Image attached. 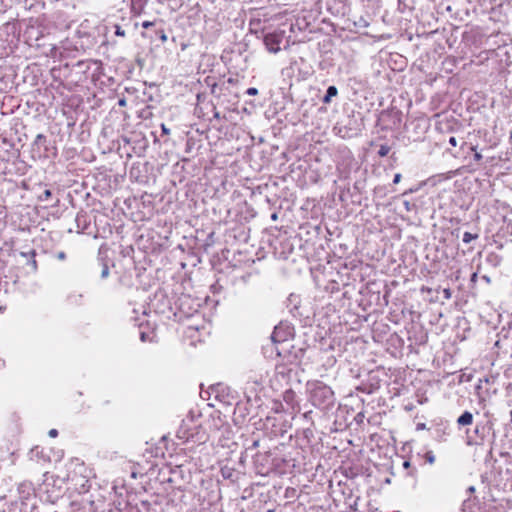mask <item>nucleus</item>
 Instances as JSON below:
<instances>
[{"label":"nucleus","mask_w":512,"mask_h":512,"mask_svg":"<svg viewBox=\"0 0 512 512\" xmlns=\"http://www.w3.org/2000/svg\"><path fill=\"white\" fill-rule=\"evenodd\" d=\"M310 398L314 406L327 408L334 403V392L329 386L317 382L311 389Z\"/></svg>","instance_id":"nucleus-1"},{"label":"nucleus","mask_w":512,"mask_h":512,"mask_svg":"<svg viewBox=\"0 0 512 512\" xmlns=\"http://www.w3.org/2000/svg\"><path fill=\"white\" fill-rule=\"evenodd\" d=\"M284 34V31H274L264 36V45L270 53H278L281 50Z\"/></svg>","instance_id":"nucleus-2"},{"label":"nucleus","mask_w":512,"mask_h":512,"mask_svg":"<svg viewBox=\"0 0 512 512\" xmlns=\"http://www.w3.org/2000/svg\"><path fill=\"white\" fill-rule=\"evenodd\" d=\"M434 130L440 135L437 144L444 143L445 135L448 132V116L446 114L440 113L434 116Z\"/></svg>","instance_id":"nucleus-3"},{"label":"nucleus","mask_w":512,"mask_h":512,"mask_svg":"<svg viewBox=\"0 0 512 512\" xmlns=\"http://www.w3.org/2000/svg\"><path fill=\"white\" fill-rule=\"evenodd\" d=\"M293 335V328L287 323H280L274 328L271 339L275 343L288 340Z\"/></svg>","instance_id":"nucleus-4"},{"label":"nucleus","mask_w":512,"mask_h":512,"mask_svg":"<svg viewBox=\"0 0 512 512\" xmlns=\"http://www.w3.org/2000/svg\"><path fill=\"white\" fill-rule=\"evenodd\" d=\"M472 421H473V415L472 413L466 411L464 412L457 420V423L460 425V426H467V425H470L472 424Z\"/></svg>","instance_id":"nucleus-5"},{"label":"nucleus","mask_w":512,"mask_h":512,"mask_svg":"<svg viewBox=\"0 0 512 512\" xmlns=\"http://www.w3.org/2000/svg\"><path fill=\"white\" fill-rule=\"evenodd\" d=\"M338 94V89L335 86H329L326 90V95L323 98L325 104L330 103L331 98Z\"/></svg>","instance_id":"nucleus-6"},{"label":"nucleus","mask_w":512,"mask_h":512,"mask_svg":"<svg viewBox=\"0 0 512 512\" xmlns=\"http://www.w3.org/2000/svg\"><path fill=\"white\" fill-rule=\"evenodd\" d=\"M477 238H478V234H472V233H470V232H465V233L463 234V238H462V240H463V242H465V243H469V242H471L472 240L477 239Z\"/></svg>","instance_id":"nucleus-7"},{"label":"nucleus","mask_w":512,"mask_h":512,"mask_svg":"<svg viewBox=\"0 0 512 512\" xmlns=\"http://www.w3.org/2000/svg\"><path fill=\"white\" fill-rule=\"evenodd\" d=\"M146 0H131L133 10H141Z\"/></svg>","instance_id":"nucleus-8"},{"label":"nucleus","mask_w":512,"mask_h":512,"mask_svg":"<svg viewBox=\"0 0 512 512\" xmlns=\"http://www.w3.org/2000/svg\"><path fill=\"white\" fill-rule=\"evenodd\" d=\"M389 151H390V147H389V146H387V145H381V146H380V148H379V150H378V155H379L380 157H385V156H387V155H388Z\"/></svg>","instance_id":"nucleus-9"},{"label":"nucleus","mask_w":512,"mask_h":512,"mask_svg":"<svg viewBox=\"0 0 512 512\" xmlns=\"http://www.w3.org/2000/svg\"><path fill=\"white\" fill-rule=\"evenodd\" d=\"M52 196V192L49 189L43 191V193L39 196L40 201H48Z\"/></svg>","instance_id":"nucleus-10"},{"label":"nucleus","mask_w":512,"mask_h":512,"mask_svg":"<svg viewBox=\"0 0 512 512\" xmlns=\"http://www.w3.org/2000/svg\"><path fill=\"white\" fill-rule=\"evenodd\" d=\"M425 460L429 464H433L435 462V456H434L433 452H431V451L427 452L425 454Z\"/></svg>","instance_id":"nucleus-11"},{"label":"nucleus","mask_w":512,"mask_h":512,"mask_svg":"<svg viewBox=\"0 0 512 512\" xmlns=\"http://www.w3.org/2000/svg\"><path fill=\"white\" fill-rule=\"evenodd\" d=\"M157 36L161 40L162 43L167 41V35L165 34L164 30H158L156 31Z\"/></svg>","instance_id":"nucleus-12"},{"label":"nucleus","mask_w":512,"mask_h":512,"mask_svg":"<svg viewBox=\"0 0 512 512\" xmlns=\"http://www.w3.org/2000/svg\"><path fill=\"white\" fill-rule=\"evenodd\" d=\"M46 141V137L43 134H38L34 140V145H38Z\"/></svg>","instance_id":"nucleus-13"},{"label":"nucleus","mask_w":512,"mask_h":512,"mask_svg":"<svg viewBox=\"0 0 512 512\" xmlns=\"http://www.w3.org/2000/svg\"><path fill=\"white\" fill-rule=\"evenodd\" d=\"M21 256L30 259L31 257H35L36 256V252H35V250H31L29 252H21Z\"/></svg>","instance_id":"nucleus-14"},{"label":"nucleus","mask_w":512,"mask_h":512,"mask_svg":"<svg viewBox=\"0 0 512 512\" xmlns=\"http://www.w3.org/2000/svg\"><path fill=\"white\" fill-rule=\"evenodd\" d=\"M108 275H109V267L106 264H104L103 268H102V271H101V277L102 278H107Z\"/></svg>","instance_id":"nucleus-15"},{"label":"nucleus","mask_w":512,"mask_h":512,"mask_svg":"<svg viewBox=\"0 0 512 512\" xmlns=\"http://www.w3.org/2000/svg\"><path fill=\"white\" fill-rule=\"evenodd\" d=\"M246 94L249 95V96H255V95L258 94V89L254 88V87L248 88L246 90Z\"/></svg>","instance_id":"nucleus-16"},{"label":"nucleus","mask_w":512,"mask_h":512,"mask_svg":"<svg viewBox=\"0 0 512 512\" xmlns=\"http://www.w3.org/2000/svg\"><path fill=\"white\" fill-rule=\"evenodd\" d=\"M29 264L31 265L33 271H36L37 270V262L35 260V257H31L29 259Z\"/></svg>","instance_id":"nucleus-17"},{"label":"nucleus","mask_w":512,"mask_h":512,"mask_svg":"<svg viewBox=\"0 0 512 512\" xmlns=\"http://www.w3.org/2000/svg\"><path fill=\"white\" fill-rule=\"evenodd\" d=\"M154 24H155V23H154V22H151V21H144V22L142 23V27H143V28H145V29H147V28H150V27L154 26Z\"/></svg>","instance_id":"nucleus-18"},{"label":"nucleus","mask_w":512,"mask_h":512,"mask_svg":"<svg viewBox=\"0 0 512 512\" xmlns=\"http://www.w3.org/2000/svg\"><path fill=\"white\" fill-rule=\"evenodd\" d=\"M161 130L163 134L168 135L170 133V130L165 126V124H161Z\"/></svg>","instance_id":"nucleus-19"},{"label":"nucleus","mask_w":512,"mask_h":512,"mask_svg":"<svg viewBox=\"0 0 512 512\" xmlns=\"http://www.w3.org/2000/svg\"><path fill=\"white\" fill-rule=\"evenodd\" d=\"M400 179H401V174H399V173L395 174L393 183H395V184L399 183Z\"/></svg>","instance_id":"nucleus-20"},{"label":"nucleus","mask_w":512,"mask_h":512,"mask_svg":"<svg viewBox=\"0 0 512 512\" xmlns=\"http://www.w3.org/2000/svg\"><path fill=\"white\" fill-rule=\"evenodd\" d=\"M48 434L50 437H56L58 435V431L56 429H51Z\"/></svg>","instance_id":"nucleus-21"},{"label":"nucleus","mask_w":512,"mask_h":512,"mask_svg":"<svg viewBox=\"0 0 512 512\" xmlns=\"http://www.w3.org/2000/svg\"><path fill=\"white\" fill-rule=\"evenodd\" d=\"M124 34H125V33H124V31H123V30H121V29H120V27H117V29H116V35H118V36H124Z\"/></svg>","instance_id":"nucleus-22"},{"label":"nucleus","mask_w":512,"mask_h":512,"mask_svg":"<svg viewBox=\"0 0 512 512\" xmlns=\"http://www.w3.org/2000/svg\"><path fill=\"white\" fill-rule=\"evenodd\" d=\"M57 258L60 260H64L66 258V255L64 252H59L57 255Z\"/></svg>","instance_id":"nucleus-23"},{"label":"nucleus","mask_w":512,"mask_h":512,"mask_svg":"<svg viewBox=\"0 0 512 512\" xmlns=\"http://www.w3.org/2000/svg\"><path fill=\"white\" fill-rule=\"evenodd\" d=\"M118 105H119V106H125V105H126V100H125L124 98L119 99V101H118Z\"/></svg>","instance_id":"nucleus-24"},{"label":"nucleus","mask_w":512,"mask_h":512,"mask_svg":"<svg viewBox=\"0 0 512 512\" xmlns=\"http://www.w3.org/2000/svg\"><path fill=\"white\" fill-rule=\"evenodd\" d=\"M450 145H452V146L456 145V140L454 137H450Z\"/></svg>","instance_id":"nucleus-25"},{"label":"nucleus","mask_w":512,"mask_h":512,"mask_svg":"<svg viewBox=\"0 0 512 512\" xmlns=\"http://www.w3.org/2000/svg\"><path fill=\"white\" fill-rule=\"evenodd\" d=\"M443 294L446 299H448V288L443 289Z\"/></svg>","instance_id":"nucleus-26"},{"label":"nucleus","mask_w":512,"mask_h":512,"mask_svg":"<svg viewBox=\"0 0 512 512\" xmlns=\"http://www.w3.org/2000/svg\"><path fill=\"white\" fill-rule=\"evenodd\" d=\"M140 337H141V341H143V342L146 341V335L144 332L141 333Z\"/></svg>","instance_id":"nucleus-27"},{"label":"nucleus","mask_w":512,"mask_h":512,"mask_svg":"<svg viewBox=\"0 0 512 512\" xmlns=\"http://www.w3.org/2000/svg\"><path fill=\"white\" fill-rule=\"evenodd\" d=\"M475 158L479 160L481 158V155L479 153H475Z\"/></svg>","instance_id":"nucleus-28"},{"label":"nucleus","mask_w":512,"mask_h":512,"mask_svg":"<svg viewBox=\"0 0 512 512\" xmlns=\"http://www.w3.org/2000/svg\"><path fill=\"white\" fill-rule=\"evenodd\" d=\"M442 179H445L442 175L438 176V181H441Z\"/></svg>","instance_id":"nucleus-29"},{"label":"nucleus","mask_w":512,"mask_h":512,"mask_svg":"<svg viewBox=\"0 0 512 512\" xmlns=\"http://www.w3.org/2000/svg\"><path fill=\"white\" fill-rule=\"evenodd\" d=\"M409 466V462L408 461H405L404 462V467H408Z\"/></svg>","instance_id":"nucleus-30"},{"label":"nucleus","mask_w":512,"mask_h":512,"mask_svg":"<svg viewBox=\"0 0 512 512\" xmlns=\"http://www.w3.org/2000/svg\"><path fill=\"white\" fill-rule=\"evenodd\" d=\"M253 446H254V447L258 446V441H255V442L253 443Z\"/></svg>","instance_id":"nucleus-31"},{"label":"nucleus","mask_w":512,"mask_h":512,"mask_svg":"<svg viewBox=\"0 0 512 512\" xmlns=\"http://www.w3.org/2000/svg\"><path fill=\"white\" fill-rule=\"evenodd\" d=\"M272 218H273V219H276V218H277L276 214H273V215H272Z\"/></svg>","instance_id":"nucleus-32"},{"label":"nucleus","mask_w":512,"mask_h":512,"mask_svg":"<svg viewBox=\"0 0 512 512\" xmlns=\"http://www.w3.org/2000/svg\"><path fill=\"white\" fill-rule=\"evenodd\" d=\"M268 512H273L272 510H269Z\"/></svg>","instance_id":"nucleus-33"}]
</instances>
